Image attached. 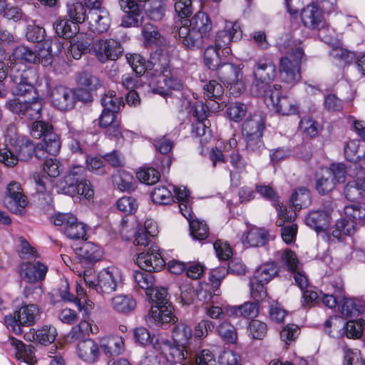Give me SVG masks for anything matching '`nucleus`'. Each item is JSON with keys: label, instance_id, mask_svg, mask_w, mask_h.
<instances>
[{"label": "nucleus", "instance_id": "nucleus-33", "mask_svg": "<svg viewBox=\"0 0 365 365\" xmlns=\"http://www.w3.org/2000/svg\"><path fill=\"white\" fill-rule=\"evenodd\" d=\"M189 27L200 32L201 34L209 38L210 32L212 31V24L209 16L205 12H197L190 20H187Z\"/></svg>", "mask_w": 365, "mask_h": 365}, {"label": "nucleus", "instance_id": "nucleus-16", "mask_svg": "<svg viewBox=\"0 0 365 365\" xmlns=\"http://www.w3.org/2000/svg\"><path fill=\"white\" fill-rule=\"evenodd\" d=\"M187 19L178 30L179 39L182 45L190 50L201 48L208 39L200 32L193 30L187 26Z\"/></svg>", "mask_w": 365, "mask_h": 365}, {"label": "nucleus", "instance_id": "nucleus-48", "mask_svg": "<svg viewBox=\"0 0 365 365\" xmlns=\"http://www.w3.org/2000/svg\"><path fill=\"white\" fill-rule=\"evenodd\" d=\"M290 201L295 210H301L310 204V192L307 188H299L292 194Z\"/></svg>", "mask_w": 365, "mask_h": 365}, {"label": "nucleus", "instance_id": "nucleus-46", "mask_svg": "<svg viewBox=\"0 0 365 365\" xmlns=\"http://www.w3.org/2000/svg\"><path fill=\"white\" fill-rule=\"evenodd\" d=\"M344 213L348 219H350L359 225L365 223V204L356 203L347 205L344 208Z\"/></svg>", "mask_w": 365, "mask_h": 365}, {"label": "nucleus", "instance_id": "nucleus-47", "mask_svg": "<svg viewBox=\"0 0 365 365\" xmlns=\"http://www.w3.org/2000/svg\"><path fill=\"white\" fill-rule=\"evenodd\" d=\"M135 180L133 176L124 170L119 171L114 178L115 186L121 191H131L135 189Z\"/></svg>", "mask_w": 365, "mask_h": 365}, {"label": "nucleus", "instance_id": "nucleus-44", "mask_svg": "<svg viewBox=\"0 0 365 365\" xmlns=\"http://www.w3.org/2000/svg\"><path fill=\"white\" fill-rule=\"evenodd\" d=\"M279 268L275 262H267L258 267L255 272L253 277L268 283L279 272Z\"/></svg>", "mask_w": 365, "mask_h": 365}, {"label": "nucleus", "instance_id": "nucleus-58", "mask_svg": "<svg viewBox=\"0 0 365 365\" xmlns=\"http://www.w3.org/2000/svg\"><path fill=\"white\" fill-rule=\"evenodd\" d=\"M151 197L153 202L155 204L168 205L173 201L171 192L165 186L155 187Z\"/></svg>", "mask_w": 365, "mask_h": 365}, {"label": "nucleus", "instance_id": "nucleus-64", "mask_svg": "<svg viewBox=\"0 0 365 365\" xmlns=\"http://www.w3.org/2000/svg\"><path fill=\"white\" fill-rule=\"evenodd\" d=\"M53 130V128L50 123L38 120L32 123L30 128V133L36 139H39L41 137L44 138L45 135Z\"/></svg>", "mask_w": 365, "mask_h": 365}, {"label": "nucleus", "instance_id": "nucleus-32", "mask_svg": "<svg viewBox=\"0 0 365 365\" xmlns=\"http://www.w3.org/2000/svg\"><path fill=\"white\" fill-rule=\"evenodd\" d=\"M117 112H113L103 109L100 118L98 125L100 127L106 129V133L108 136L119 135L120 122L117 119Z\"/></svg>", "mask_w": 365, "mask_h": 365}, {"label": "nucleus", "instance_id": "nucleus-24", "mask_svg": "<svg viewBox=\"0 0 365 365\" xmlns=\"http://www.w3.org/2000/svg\"><path fill=\"white\" fill-rule=\"evenodd\" d=\"M42 48H39V55L41 56V64L43 66L51 64L53 56L61 52L63 44L58 39H48L44 41Z\"/></svg>", "mask_w": 365, "mask_h": 365}, {"label": "nucleus", "instance_id": "nucleus-15", "mask_svg": "<svg viewBox=\"0 0 365 365\" xmlns=\"http://www.w3.org/2000/svg\"><path fill=\"white\" fill-rule=\"evenodd\" d=\"M215 71L221 81L227 86H230V89H235V87H237L238 93H240L242 90L244 89V85L240 82L242 71L239 67L232 63H223Z\"/></svg>", "mask_w": 365, "mask_h": 365}, {"label": "nucleus", "instance_id": "nucleus-56", "mask_svg": "<svg viewBox=\"0 0 365 365\" xmlns=\"http://www.w3.org/2000/svg\"><path fill=\"white\" fill-rule=\"evenodd\" d=\"M78 84L89 91H96L101 86L100 79L89 72H82L78 78Z\"/></svg>", "mask_w": 365, "mask_h": 365}, {"label": "nucleus", "instance_id": "nucleus-53", "mask_svg": "<svg viewBox=\"0 0 365 365\" xmlns=\"http://www.w3.org/2000/svg\"><path fill=\"white\" fill-rule=\"evenodd\" d=\"M219 336L229 343H236L237 334L235 327L229 322L224 321L217 328Z\"/></svg>", "mask_w": 365, "mask_h": 365}, {"label": "nucleus", "instance_id": "nucleus-54", "mask_svg": "<svg viewBox=\"0 0 365 365\" xmlns=\"http://www.w3.org/2000/svg\"><path fill=\"white\" fill-rule=\"evenodd\" d=\"M189 224L190 233L193 238L198 240H203L207 237L209 228L205 221L195 219L189 222Z\"/></svg>", "mask_w": 365, "mask_h": 365}, {"label": "nucleus", "instance_id": "nucleus-25", "mask_svg": "<svg viewBox=\"0 0 365 365\" xmlns=\"http://www.w3.org/2000/svg\"><path fill=\"white\" fill-rule=\"evenodd\" d=\"M225 312L229 317L253 318L259 313L257 302H247L240 306H227Z\"/></svg>", "mask_w": 365, "mask_h": 365}, {"label": "nucleus", "instance_id": "nucleus-37", "mask_svg": "<svg viewBox=\"0 0 365 365\" xmlns=\"http://www.w3.org/2000/svg\"><path fill=\"white\" fill-rule=\"evenodd\" d=\"M264 127V120L259 115H254L242 123V132L245 138L262 136Z\"/></svg>", "mask_w": 365, "mask_h": 365}, {"label": "nucleus", "instance_id": "nucleus-52", "mask_svg": "<svg viewBox=\"0 0 365 365\" xmlns=\"http://www.w3.org/2000/svg\"><path fill=\"white\" fill-rule=\"evenodd\" d=\"M230 163L235 170V173H230L232 181H234V178L237 173H242L246 172L248 162L245 159L238 150H234L230 155Z\"/></svg>", "mask_w": 365, "mask_h": 365}, {"label": "nucleus", "instance_id": "nucleus-21", "mask_svg": "<svg viewBox=\"0 0 365 365\" xmlns=\"http://www.w3.org/2000/svg\"><path fill=\"white\" fill-rule=\"evenodd\" d=\"M61 148V142L58 135L53 130L47 133L43 141L35 145V155L39 159L46 158V154L56 155Z\"/></svg>", "mask_w": 365, "mask_h": 365}, {"label": "nucleus", "instance_id": "nucleus-4", "mask_svg": "<svg viewBox=\"0 0 365 365\" xmlns=\"http://www.w3.org/2000/svg\"><path fill=\"white\" fill-rule=\"evenodd\" d=\"M40 316V309L34 304L22 306L13 314L6 315L4 318L5 324L9 330L15 334L23 333L22 327L34 325Z\"/></svg>", "mask_w": 365, "mask_h": 365}, {"label": "nucleus", "instance_id": "nucleus-8", "mask_svg": "<svg viewBox=\"0 0 365 365\" xmlns=\"http://www.w3.org/2000/svg\"><path fill=\"white\" fill-rule=\"evenodd\" d=\"M33 74H34V71L31 69H24L21 71L19 69L11 68L10 78L14 84L11 89L14 96L24 98L31 96V98H36L37 96H39L29 80Z\"/></svg>", "mask_w": 365, "mask_h": 365}, {"label": "nucleus", "instance_id": "nucleus-19", "mask_svg": "<svg viewBox=\"0 0 365 365\" xmlns=\"http://www.w3.org/2000/svg\"><path fill=\"white\" fill-rule=\"evenodd\" d=\"M168 58L166 55H158L156 58L155 55L152 56L150 63L153 64V69L156 72L163 74V81L165 86L170 90L179 91L182 88L181 80L173 76H165V73L168 71Z\"/></svg>", "mask_w": 365, "mask_h": 365}, {"label": "nucleus", "instance_id": "nucleus-43", "mask_svg": "<svg viewBox=\"0 0 365 365\" xmlns=\"http://www.w3.org/2000/svg\"><path fill=\"white\" fill-rule=\"evenodd\" d=\"M53 29L58 36L63 38L73 37L78 30V25L66 19H57L53 24Z\"/></svg>", "mask_w": 365, "mask_h": 365}, {"label": "nucleus", "instance_id": "nucleus-11", "mask_svg": "<svg viewBox=\"0 0 365 365\" xmlns=\"http://www.w3.org/2000/svg\"><path fill=\"white\" fill-rule=\"evenodd\" d=\"M122 274L117 267H108L101 270L98 275L96 290L101 294H110L115 292L121 284Z\"/></svg>", "mask_w": 365, "mask_h": 365}, {"label": "nucleus", "instance_id": "nucleus-23", "mask_svg": "<svg viewBox=\"0 0 365 365\" xmlns=\"http://www.w3.org/2000/svg\"><path fill=\"white\" fill-rule=\"evenodd\" d=\"M80 263L88 262L89 264L98 261L102 252L101 249L91 242H83L73 247Z\"/></svg>", "mask_w": 365, "mask_h": 365}, {"label": "nucleus", "instance_id": "nucleus-1", "mask_svg": "<svg viewBox=\"0 0 365 365\" xmlns=\"http://www.w3.org/2000/svg\"><path fill=\"white\" fill-rule=\"evenodd\" d=\"M254 80L250 87L253 96L267 99L272 91L271 83L277 76V67L273 61L267 57L258 59L253 67Z\"/></svg>", "mask_w": 365, "mask_h": 365}, {"label": "nucleus", "instance_id": "nucleus-60", "mask_svg": "<svg viewBox=\"0 0 365 365\" xmlns=\"http://www.w3.org/2000/svg\"><path fill=\"white\" fill-rule=\"evenodd\" d=\"M76 219L77 217L71 213H58L51 217L53 225L60 227L63 233L69 226L76 222Z\"/></svg>", "mask_w": 365, "mask_h": 365}, {"label": "nucleus", "instance_id": "nucleus-9", "mask_svg": "<svg viewBox=\"0 0 365 365\" xmlns=\"http://www.w3.org/2000/svg\"><path fill=\"white\" fill-rule=\"evenodd\" d=\"M282 86L279 84H273L272 91H270L264 101L272 104L276 110L283 115H289L298 113V105L295 100L287 96H280Z\"/></svg>", "mask_w": 365, "mask_h": 365}, {"label": "nucleus", "instance_id": "nucleus-50", "mask_svg": "<svg viewBox=\"0 0 365 365\" xmlns=\"http://www.w3.org/2000/svg\"><path fill=\"white\" fill-rule=\"evenodd\" d=\"M85 6L81 2H76L67 5V14L71 21L75 24L83 23L87 14Z\"/></svg>", "mask_w": 365, "mask_h": 365}, {"label": "nucleus", "instance_id": "nucleus-55", "mask_svg": "<svg viewBox=\"0 0 365 365\" xmlns=\"http://www.w3.org/2000/svg\"><path fill=\"white\" fill-rule=\"evenodd\" d=\"M137 178L146 185H154L160 178L159 171L153 168H140L136 173Z\"/></svg>", "mask_w": 365, "mask_h": 365}, {"label": "nucleus", "instance_id": "nucleus-45", "mask_svg": "<svg viewBox=\"0 0 365 365\" xmlns=\"http://www.w3.org/2000/svg\"><path fill=\"white\" fill-rule=\"evenodd\" d=\"M103 109L118 112L121 106H124L122 96H118L114 91H107L101 98Z\"/></svg>", "mask_w": 365, "mask_h": 365}, {"label": "nucleus", "instance_id": "nucleus-3", "mask_svg": "<svg viewBox=\"0 0 365 365\" xmlns=\"http://www.w3.org/2000/svg\"><path fill=\"white\" fill-rule=\"evenodd\" d=\"M304 55L301 44L291 46L279 61V71L282 81L294 84L300 81V64Z\"/></svg>", "mask_w": 365, "mask_h": 365}, {"label": "nucleus", "instance_id": "nucleus-61", "mask_svg": "<svg viewBox=\"0 0 365 365\" xmlns=\"http://www.w3.org/2000/svg\"><path fill=\"white\" fill-rule=\"evenodd\" d=\"M275 206L278 215V219L276 221V225L277 227L284 225L289 222L290 223L294 222L297 217L295 212L292 210H288L285 206L279 203L276 204Z\"/></svg>", "mask_w": 365, "mask_h": 365}, {"label": "nucleus", "instance_id": "nucleus-12", "mask_svg": "<svg viewBox=\"0 0 365 365\" xmlns=\"http://www.w3.org/2000/svg\"><path fill=\"white\" fill-rule=\"evenodd\" d=\"M152 346L159 352L162 358L165 360V365H174L176 363H182L185 359V354L179 346L175 345L171 341L163 338H156L152 341Z\"/></svg>", "mask_w": 365, "mask_h": 365}, {"label": "nucleus", "instance_id": "nucleus-42", "mask_svg": "<svg viewBox=\"0 0 365 365\" xmlns=\"http://www.w3.org/2000/svg\"><path fill=\"white\" fill-rule=\"evenodd\" d=\"M192 329L185 323L177 324L173 329V339L180 346H185L191 339Z\"/></svg>", "mask_w": 365, "mask_h": 365}, {"label": "nucleus", "instance_id": "nucleus-35", "mask_svg": "<svg viewBox=\"0 0 365 365\" xmlns=\"http://www.w3.org/2000/svg\"><path fill=\"white\" fill-rule=\"evenodd\" d=\"M13 60L29 63H41L39 51L34 50L23 45L17 46L12 53Z\"/></svg>", "mask_w": 365, "mask_h": 365}, {"label": "nucleus", "instance_id": "nucleus-51", "mask_svg": "<svg viewBox=\"0 0 365 365\" xmlns=\"http://www.w3.org/2000/svg\"><path fill=\"white\" fill-rule=\"evenodd\" d=\"M57 336L56 329L51 325H44L37 329V342L47 346L53 343Z\"/></svg>", "mask_w": 365, "mask_h": 365}, {"label": "nucleus", "instance_id": "nucleus-49", "mask_svg": "<svg viewBox=\"0 0 365 365\" xmlns=\"http://www.w3.org/2000/svg\"><path fill=\"white\" fill-rule=\"evenodd\" d=\"M133 279L136 286L142 289L145 290L147 295L154 286L155 279L151 272L135 271L133 273Z\"/></svg>", "mask_w": 365, "mask_h": 365}, {"label": "nucleus", "instance_id": "nucleus-28", "mask_svg": "<svg viewBox=\"0 0 365 365\" xmlns=\"http://www.w3.org/2000/svg\"><path fill=\"white\" fill-rule=\"evenodd\" d=\"M330 219L329 212L316 210L309 212L305 218V223L317 232L324 231L329 226Z\"/></svg>", "mask_w": 365, "mask_h": 365}, {"label": "nucleus", "instance_id": "nucleus-5", "mask_svg": "<svg viewBox=\"0 0 365 365\" xmlns=\"http://www.w3.org/2000/svg\"><path fill=\"white\" fill-rule=\"evenodd\" d=\"M50 100L56 109L67 111L74 108L77 98L82 101H89L90 93L79 89L76 91L67 87L59 86L51 91Z\"/></svg>", "mask_w": 365, "mask_h": 365}, {"label": "nucleus", "instance_id": "nucleus-40", "mask_svg": "<svg viewBox=\"0 0 365 365\" xmlns=\"http://www.w3.org/2000/svg\"><path fill=\"white\" fill-rule=\"evenodd\" d=\"M204 98L217 102L224 94L222 86L215 80L204 82L202 86Z\"/></svg>", "mask_w": 365, "mask_h": 365}, {"label": "nucleus", "instance_id": "nucleus-63", "mask_svg": "<svg viewBox=\"0 0 365 365\" xmlns=\"http://www.w3.org/2000/svg\"><path fill=\"white\" fill-rule=\"evenodd\" d=\"M127 60L136 74L143 75L148 68L149 62L140 54L130 55L127 56Z\"/></svg>", "mask_w": 365, "mask_h": 365}, {"label": "nucleus", "instance_id": "nucleus-22", "mask_svg": "<svg viewBox=\"0 0 365 365\" xmlns=\"http://www.w3.org/2000/svg\"><path fill=\"white\" fill-rule=\"evenodd\" d=\"M304 26L310 29H320L324 26L322 11L314 4L307 5L301 11Z\"/></svg>", "mask_w": 365, "mask_h": 365}, {"label": "nucleus", "instance_id": "nucleus-30", "mask_svg": "<svg viewBox=\"0 0 365 365\" xmlns=\"http://www.w3.org/2000/svg\"><path fill=\"white\" fill-rule=\"evenodd\" d=\"M100 347L108 356L119 355L124 351V340L119 336L104 337L101 340Z\"/></svg>", "mask_w": 365, "mask_h": 365}, {"label": "nucleus", "instance_id": "nucleus-41", "mask_svg": "<svg viewBox=\"0 0 365 365\" xmlns=\"http://www.w3.org/2000/svg\"><path fill=\"white\" fill-rule=\"evenodd\" d=\"M357 226L359 225L356 222L345 216L336 222L332 235L336 238H340L341 235L351 236L355 233Z\"/></svg>", "mask_w": 365, "mask_h": 365}, {"label": "nucleus", "instance_id": "nucleus-57", "mask_svg": "<svg viewBox=\"0 0 365 365\" xmlns=\"http://www.w3.org/2000/svg\"><path fill=\"white\" fill-rule=\"evenodd\" d=\"M267 282H261L259 279L252 277L250 279V293L252 298L256 301H262L267 297V289L265 284Z\"/></svg>", "mask_w": 365, "mask_h": 365}, {"label": "nucleus", "instance_id": "nucleus-17", "mask_svg": "<svg viewBox=\"0 0 365 365\" xmlns=\"http://www.w3.org/2000/svg\"><path fill=\"white\" fill-rule=\"evenodd\" d=\"M136 263L140 268L148 272H159L165 264L160 254L154 249L138 254Z\"/></svg>", "mask_w": 365, "mask_h": 365}, {"label": "nucleus", "instance_id": "nucleus-38", "mask_svg": "<svg viewBox=\"0 0 365 365\" xmlns=\"http://www.w3.org/2000/svg\"><path fill=\"white\" fill-rule=\"evenodd\" d=\"M331 173L328 168H323L317 173L316 177V189L320 195H326L335 187Z\"/></svg>", "mask_w": 365, "mask_h": 365}, {"label": "nucleus", "instance_id": "nucleus-29", "mask_svg": "<svg viewBox=\"0 0 365 365\" xmlns=\"http://www.w3.org/2000/svg\"><path fill=\"white\" fill-rule=\"evenodd\" d=\"M173 307L171 303L167 304L153 306L149 312L151 318L158 324H165L175 322V316L173 314Z\"/></svg>", "mask_w": 365, "mask_h": 365}, {"label": "nucleus", "instance_id": "nucleus-39", "mask_svg": "<svg viewBox=\"0 0 365 365\" xmlns=\"http://www.w3.org/2000/svg\"><path fill=\"white\" fill-rule=\"evenodd\" d=\"M269 232L257 227H252L245 235V242L250 247H260L264 245L269 240Z\"/></svg>", "mask_w": 365, "mask_h": 365}, {"label": "nucleus", "instance_id": "nucleus-2", "mask_svg": "<svg viewBox=\"0 0 365 365\" xmlns=\"http://www.w3.org/2000/svg\"><path fill=\"white\" fill-rule=\"evenodd\" d=\"M63 183V191L70 196L81 195L90 199L94 195L90 182L86 180V171L83 166L71 167L64 177Z\"/></svg>", "mask_w": 365, "mask_h": 365}, {"label": "nucleus", "instance_id": "nucleus-14", "mask_svg": "<svg viewBox=\"0 0 365 365\" xmlns=\"http://www.w3.org/2000/svg\"><path fill=\"white\" fill-rule=\"evenodd\" d=\"M242 30L238 22L226 21L224 29L219 31L215 36V44L217 49L229 53L230 48L227 47L232 41H237L242 38Z\"/></svg>", "mask_w": 365, "mask_h": 365}, {"label": "nucleus", "instance_id": "nucleus-27", "mask_svg": "<svg viewBox=\"0 0 365 365\" xmlns=\"http://www.w3.org/2000/svg\"><path fill=\"white\" fill-rule=\"evenodd\" d=\"M77 353L83 361L94 362L97 360L100 351L98 345L93 339H88L78 342Z\"/></svg>", "mask_w": 365, "mask_h": 365}, {"label": "nucleus", "instance_id": "nucleus-6", "mask_svg": "<svg viewBox=\"0 0 365 365\" xmlns=\"http://www.w3.org/2000/svg\"><path fill=\"white\" fill-rule=\"evenodd\" d=\"M89 50L103 63L108 61H115L123 53L120 42L111 38L95 41Z\"/></svg>", "mask_w": 365, "mask_h": 365}, {"label": "nucleus", "instance_id": "nucleus-13", "mask_svg": "<svg viewBox=\"0 0 365 365\" xmlns=\"http://www.w3.org/2000/svg\"><path fill=\"white\" fill-rule=\"evenodd\" d=\"M324 325L326 331L332 336H339L338 334H334V331L341 325H343L344 331L348 338L359 339L363 334L359 319L358 320H351L344 324L340 318L332 317L326 321Z\"/></svg>", "mask_w": 365, "mask_h": 365}, {"label": "nucleus", "instance_id": "nucleus-26", "mask_svg": "<svg viewBox=\"0 0 365 365\" xmlns=\"http://www.w3.org/2000/svg\"><path fill=\"white\" fill-rule=\"evenodd\" d=\"M10 344L16 349V356L28 364L34 365L36 361L34 348L31 345H26L21 341L14 337L9 338Z\"/></svg>", "mask_w": 365, "mask_h": 365}, {"label": "nucleus", "instance_id": "nucleus-18", "mask_svg": "<svg viewBox=\"0 0 365 365\" xmlns=\"http://www.w3.org/2000/svg\"><path fill=\"white\" fill-rule=\"evenodd\" d=\"M47 272V266L40 262L34 263L23 262L19 267V274L21 279L31 284L43 280Z\"/></svg>", "mask_w": 365, "mask_h": 365}, {"label": "nucleus", "instance_id": "nucleus-7", "mask_svg": "<svg viewBox=\"0 0 365 365\" xmlns=\"http://www.w3.org/2000/svg\"><path fill=\"white\" fill-rule=\"evenodd\" d=\"M6 106L15 114L21 118L28 120L36 119L40 117L43 108V100L39 96L37 98H28L24 101L13 99L7 102Z\"/></svg>", "mask_w": 365, "mask_h": 365}, {"label": "nucleus", "instance_id": "nucleus-34", "mask_svg": "<svg viewBox=\"0 0 365 365\" xmlns=\"http://www.w3.org/2000/svg\"><path fill=\"white\" fill-rule=\"evenodd\" d=\"M339 309L345 317H351L356 314L365 312V302L347 298L344 292V298H341L339 302Z\"/></svg>", "mask_w": 365, "mask_h": 365}, {"label": "nucleus", "instance_id": "nucleus-31", "mask_svg": "<svg viewBox=\"0 0 365 365\" xmlns=\"http://www.w3.org/2000/svg\"><path fill=\"white\" fill-rule=\"evenodd\" d=\"M328 290V293L324 294L322 298V302L326 307L333 309L344 298V284L341 281L331 283Z\"/></svg>", "mask_w": 365, "mask_h": 365}, {"label": "nucleus", "instance_id": "nucleus-36", "mask_svg": "<svg viewBox=\"0 0 365 365\" xmlns=\"http://www.w3.org/2000/svg\"><path fill=\"white\" fill-rule=\"evenodd\" d=\"M110 306L118 313L128 314L135 309L136 302L130 295L118 294L111 298Z\"/></svg>", "mask_w": 365, "mask_h": 365}, {"label": "nucleus", "instance_id": "nucleus-10", "mask_svg": "<svg viewBox=\"0 0 365 365\" xmlns=\"http://www.w3.org/2000/svg\"><path fill=\"white\" fill-rule=\"evenodd\" d=\"M4 202L11 212L22 215L28 205L27 197L24 194L19 182L12 181L6 186Z\"/></svg>", "mask_w": 365, "mask_h": 365}, {"label": "nucleus", "instance_id": "nucleus-20", "mask_svg": "<svg viewBox=\"0 0 365 365\" xmlns=\"http://www.w3.org/2000/svg\"><path fill=\"white\" fill-rule=\"evenodd\" d=\"M89 29L95 33L106 31L110 24V18L106 9H91L87 14Z\"/></svg>", "mask_w": 365, "mask_h": 365}, {"label": "nucleus", "instance_id": "nucleus-59", "mask_svg": "<svg viewBox=\"0 0 365 365\" xmlns=\"http://www.w3.org/2000/svg\"><path fill=\"white\" fill-rule=\"evenodd\" d=\"M217 48L208 46L204 53V62L209 69L216 70L221 64Z\"/></svg>", "mask_w": 365, "mask_h": 365}, {"label": "nucleus", "instance_id": "nucleus-62", "mask_svg": "<svg viewBox=\"0 0 365 365\" xmlns=\"http://www.w3.org/2000/svg\"><path fill=\"white\" fill-rule=\"evenodd\" d=\"M116 206L120 212L125 215H131L137 210L138 204L134 197L125 196L117 201Z\"/></svg>", "mask_w": 365, "mask_h": 365}]
</instances>
